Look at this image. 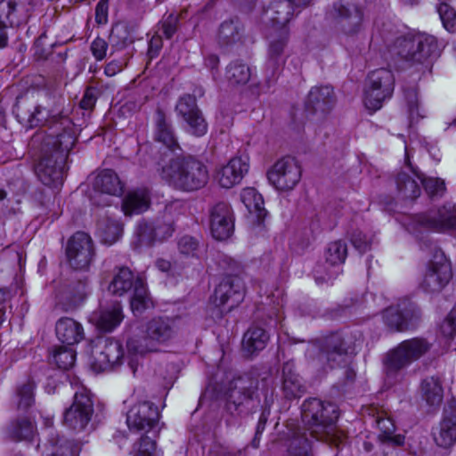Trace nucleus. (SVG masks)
Wrapping results in <instances>:
<instances>
[{
    "label": "nucleus",
    "instance_id": "obj_1",
    "mask_svg": "<svg viewBox=\"0 0 456 456\" xmlns=\"http://www.w3.org/2000/svg\"><path fill=\"white\" fill-rule=\"evenodd\" d=\"M311 0H282L272 3L265 11V16L272 22L273 32L268 40L266 65L274 73L284 63V48L288 40L286 24L290 20L297 7L307 5Z\"/></svg>",
    "mask_w": 456,
    "mask_h": 456
},
{
    "label": "nucleus",
    "instance_id": "obj_2",
    "mask_svg": "<svg viewBox=\"0 0 456 456\" xmlns=\"http://www.w3.org/2000/svg\"><path fill=\"white\" fill-rule=\"evenodd\" d=\"M441 51L437 39L429 34L413 31L396 37L388 47L391 55H397L403 60L408 68L421 70L428 69Z\"/></svg>",
    "mask_w": 456,
    "mask_h": 456
},
{
    "label": "nucleus",
    "instance_id": "obj_3",
    "mask_svg": "<svg viewBox=\"0 0 456 456\" xmlns=\"http://www.w3.org/2000/svg\"><path fill=\"white\" fill-rule=\"evenodd\" d=\"M338 419V408L331 403L317 398L305 400L302 404V419L310 437L338 445L345 435L336 426Z\"/></svg>",
    "mask_w": 456,
    "mask_h": 456
},
{
    "label": "nucleus",
    "instance_id": "obj_4",
    "mask_svg": "<svg viewBox=\"0 0 456 456\" xmlns=\"http://www.w3.org/2000/svg\"><path fill=\"white\" fill-rule=\"evenodd\" d=\"M160 176L175 189L191 191L205 186L208 171L202 162L191 157H176L162 166Z\"/></svg>",
    "mask_w": 456,
    "mask_h": 456
},
{
    "label": "nucleus",
    "instance_id": "obj_5",
    "mask_svg": "<svg viewBox=\"0 0 456 456\" xmlns=\"http://www.w3.org/2000/svg\"><path fill=\"white\" fill-rule=\"evenodd\" d=\"M175 334L174 322L168 317L155 316L142 326L141 336L127 342L128 353L143 356L156 353L167 345Z\"/></svg>",
    "mask_w": 456,
    "mask_h": 456
},
{
    "label": "nucleus",
    "instance_id": "obj_6",
    "mask_svg": "<svg viewBox=\"0 0 456 456\" xmlns=\"http://www.w3.org/2000/svg\"><path fill=\"white\" fill-rule=\"evenodd\" d=\"M51 136L55 137L54 153L40 159L36 174L43 184L59 190L63 183L65 157L75 144V139L66 131L56 134L53 132Z\"/></svg>",
    "mask_w": 456,
    "mask_h": 456
},
{
    "label": "nucleus",
    "instance_id": "obj_7",
    "mask_svg": "<svg viewBox=\"0 0 456 456\" xmlns=\"http://www.w3.org/2000/svg\"><path fill=\"white\" fill-rule=\"evenodd\" d=\"M433 344L424 338H413L399 343L388 351L384 360V370L387 378L395 377L400 370L428 354Z\"/></svg>",
    "mask_w": 456,
    "mask_h": 456
},
{
    "label": "nucleus",
    "instance_id": "obj_8",
    "mask_svg": "<svg viewBox=\"0 0 456 456\" xmlns=\"http://www.w3.org/2000/svg\"><path fill=\"white\" fill-rule=\"evenodd\" d=\"M174 232V221L170 216H164L153 221L142 219L135 225L132 245L134 248L153 246L168 240Z\"/></svg>",
    "mask_w": 456,
    "mask_h": 456
},
{
    "label": "nucleus",
    "instance_id": "obj_9",
    "mask_svg": "<svg viewBox=\"0 0 456 456\" xmlns=\"http://www.w3.org/2000/svg\"><path fill=\"white\" fill-rule=\"evenodd\" d=\"M394 85L395 77L391 70L379 69L370 72L364 91L365 107L372 111L379 110L383 102L392 96Z\"/></svg>",
    "mask_w": 456,
    "mask_h": 456
},
{
    "label": "nucleus",
    "instance_id": "obj_10",
    "mask_svg": "<svg viewBox=\"0 0 456 456\" xmlns=\"http://www.w3.org/2000/svg\"><path fill=\"white\" fill-rule=\"evenodd\" d=\"M354 352V349L346 346L338 333L330 334L315 341L307 349L310 356L316 355L321 362L326 361L331 368L345 363L346 356Z\"/></svg>",
    "mask_w": 456,
    "mask_h": 456
},
{
    "label": "nucleus",
    "instance_id": "obj_11",
    "mask_svg": "<svg viewBox=\"0 0 456 456\" xmlns=\"http://www.w3.org/2000/svg\"><path fill=\"white\" fill-rule=\"evenodd\" d=\"M245 288L241 279L233 274L222 278L210 297V302L221 314L231 312L244 299Z\"/></svg>",
    "mask_w": 456,
    "mask_h": 456
},
{
    "label": "nucleus",
    "instance_id": "obj_12",
    "mask_svg": "<svg viewBox=\"0 0 456 456\" xmlns=\"http://www.w3.org/2000/svg\"><path fill=\"white\" fill-rule=\"evenodd\" d=\"M124 356L122 345L111 338H98L92 348V369L96 372L111 370L121 364Z\"/></svg>",
    "mask_w": 456,
    "mask_h": 456
},
{
    "label": "nucleus",
    "instance_id": "obj_13",
    "mask_svg": "<svg viewBox=\"0 0 456 456\" xmlns=\"http://www.w3.org/2000/svg\"><path fill=\"white\" fill-rule=\"evenodd\" d=\"M267 178L278 191L292 190L301 178V168L292 157L277 160L269 169Z\"/></svg>",
    "mask_w": 456,
    "mask_h": 456
},
{
    "label": "nucleus",
    "instance_id": "obj_14",
    "mask_svg": "<svg viewBox=\"0 0 456 456\" xmlns=\"http://www.w3.org/2000/svg\"><path fill=\"white\" fill-rule=\"evenodd\" d=\"M30 0H2L0 2V48L8 42L7 25L19 26L26 21L31 12Z\"/></svg>",
    "mask_w": 456,
    "mask_h": 456
},
{
    "label": "nucleus",
    "instance_id": "obj_15",
    "mask_svg": "<svg viewBox=\"0 0 456 456\" xmlns=\"http://www.w3.org/2000/svg\"><path fill=\"white\" fill-rule=\"evenodd\" d=\"M94 413L93 401L88 390L82 387L74 395L72 405L64 413L65 424L77 431L84 430Z\"/></svg>",
    "mask_w": 456,
    "mask_h": 456
},
{
    "label": "nucleus",
    "instance_id": "obj_16",
    "mask_svg": "<svg viewBox=\"0 0 456 456\" xmlns=\"http://www.w3.org/2000/svg\"><path fill=\"white\" fill-rule=\"evenodd\" d=\"M66 255L72 268L76 270L87 269L94 256L91 237L83 232L75 233L68 241Z\"/></svg>",
    "mask_w": 456,
    "mask_h": 456
},
{
    "label": "nucleus",
    "instance_id": "obj_17",
    "mask_svg": "<svg viewBox=\"0 0 456 456\" xmlns=\"http://www.w3.org/2000/svg\"><path fill=\"white\" fill-rule=\"evenodd\" d=\"M176 111L183 118L187 133L197 137L207 134L208 123L198 108L194 96L191 94L182 96L176 104Z\"/></svg>",
    "mask_w": 456,
    "mask_h": 456
},
{
    "label": "nucleus",
    "instance_id": "obj_18",
    "mask_svg": "<svg viewBox=\"0 0 456 456\" xmlns=\"http://www.w3.org/2000/svg\"><path fill=\"white\" fill-rule=\"evenodd\" d=\"M438 232L456 231V204L440 208L435 215H419L414 217V226Z\"/></svg>",
    "mask_w": 456,
    "mask_h": 456
},
{
    "label": "nucleus",
    "instance_id": "obj_19",
    "mask_svg": "<svg viewBox=\"0 0 456 456\" xmlns=\"http://www.w3.org/2000/svg\"><path fill=\"white\" fill-rule=\"evenodd\" d=\"M452 278L449 261L442 252H436L429 263L422 286L427 291L434 292L444 288Z\"/></svg>",
    "mask_w": 456,
    "mask_h": 456
},
{
    "label": "nucleus",
    "instance_id": "obj_20",
    "mask_svg": "<svg viewBox=\"0 0 456 456\" xmlns=\"http://www.w3.org/2000/svg\"><path fill=\"white\" fill-rule=\"evenodd\" d=\"M249 169L248 155H238L231 158L216 174V179L223 188H232L240 183Z\"/></svg>",
    "mask_w": 456,
    "mask_h": 456
},
{
    "label": "nucleus",
    "instance_id": "obj_21",
    "mask_svg": "<svg viewBox=\"0 0 456 456\" xmlns=\"http://www.w3.org/2000/svg\"><path fill=\"white\" fill-rule=\"evenodd\" d=\"M158 408L151 402H141L127 412L126 423L130 430L149 431L159 421Z\"/></svg>",
    "mask_w": 456,
    "mask_h": 456
},
{
    "label": "nucleus",
    "instance_id": "obj_22",
    "mask_svg": "<svg viewBox=\"0 0 456 456\" xmlns=\"http://www.w3.org/2000/svg\"><path fill=\"white\" fill-rule=\"evenodd\" d=\"M209 225L212 236L217 240H224L232 234L233 216L227 203L219 202L213 206L209 214Z\"/></svg>",
    "mask_w": 456,
    "mask_h": 456
},
{
    "label": "nucleus",
    "instance_id": "obj_23",
    "mask_svg": "<svg viewBox=\"0 0 456 456\" xmlns=\"http://www.w3.org/2000/svg\"><path fill=\"white\" fill-rule=\"evenodd\" d=\"M456 399L449 403V409L444 412V417L438 426L433 430V438L436 445L450 448L456 443Z\"/></svg>",
    "mask_w": 456,
    "mask_h": 456
},
{
    "label": "nucleus",
    "instance_id": "obj_24",
    "mask_svg": "<svg viewBox=\"0 0 456 456\" xmlns=\"http://www.w3.org/2000/svg\"><path fill=\"white\" fill-rule=\"evenodd\" d=\"M333 103V89L330 86H315L308 94L306 109L314 114L327 113Z\"/></svg>",
    "mask_w": 456,
    "mask_h": 456
},
{
    "label": "nucleus",
    "instance_id": "obj_25",
    "mask_svg": "<svg viewBox=\"0 0 456 456\" xmlns=\"http://www.w3.org/2000/svg\"><path fill=\"white\" fill-rule=\"evenodd\" d=\"M151 204L150 191L146 187L129 191L122 202V210L126 216L139 215L145 212Z\"/></svg>",
    "mask_w": 456,
    "mask_h": 456
},
{
    "label": "nucleus",
    "instance_id": "obj_26",
    "mask_svg": "<svg viewBox=\"0 0 456 456\" xmlns=\"http://www.w3.org/2000/svg\"><path fill=\"white\" fill-rule=\"evenodd\" d=\"M130 307L133 314L151 311L155 307V302L149 292L147 283L141 275L136 276L134 289L130 298Z\"/></svg>",
    "mask_w": 456,
    "mask_h": 456
},
{
    "label": "nucleus",
    "instance_id": "obj_27",
    "mask_svg": "<svg viewBox=\"0 0 456 456\" xmlns=\"http://www.w3.org/2000/svg\"><path fill=\"white\" fill-rule=\"evenodd\" d=\"M282 391L287 398L301 397L305 393L302 378L296 372L292 362H286L282 367Z\"/></svg>",
    "mask_w": 456,
    "mask_h": 456
},
{
    "label": "nucleus",
    "instance_id": "obj_28",
    "mask_svg": "<svg viewBox=\"0 0 456 456\" xmlns=\"http://www.w3.org/2000/svg\"><path fill=\"white\" fill-rule=\"evenodd\" d=\"M94 189L101 193L120 196L124 191V183L111 169L101 171L94 179Z\"/></svg>",
    "mask_w": 456,
    "mask_h": 456
},
{
    "label": "nucleus",
    "instance_id": "obj_29",
    "mask_svg": "<svg viewBox=\"0 0 456 456\" xmlns=\"http://www.w3.org/2000/svg\"><path fill=\"white\" fill-rule=\"evenodd\" d=\"M334 11L346 34L353 35L360 29L362 13L356 5L348 4L345 6L338 4L334 5Z\"/></svg>",
    "mask_w": 456,
    "mask_h": 456
},
{
    "label": "nucleus",
    "instance_id": "obj_30",
    "mask_svg": "<svg viewBox=\"0 0 456 456\" xmlns=\"http://www.w3.org/2000/svg\"><path fill=\"white\" fill-rule=\"evenodd\" d=\"M154 139L173 152L175 150H181L171 124L167 120L165 114L159 110L155 116Z\"/></svg>",
    "mask_w": 456,
    "mask_h": 456
},
{
    "label": "nucleus",
    "instance_id": "obj_31",
    "mask_svg": "<svg viewBox=\"0 0 456 456\" xmlns=\"http://www.w3.org/2000/svg\"><path fill=\"white\" fill-rule=\"evenodd\" d=\"M36 433V425L28 416L14 419L6 428L7 437L15 442L29 441Z\"/></svg>",
    "mask_w": 456,
    "mask_h": 456
},
{
    "label": "nucleus",
    "instance_id": "obj_32",
    "mask_svg": "<svg viewBox=\"0 0 456 456\" xmlns=\"http://www.w3.org/2000/svg\"><path fill=\"white\" fill-rule=\"evenodd\" d=\"M55 330L58 338L68 345L77 344L84 338L81 324L70 317L61 318L56 323Z\"/></svg>",
    "mask_w": 456,
    "mask_h": 456
},
{
    "label": "nucleus",
    "instance_id": "obj_33",
    "mask_svg": "<svg viewBox=\"0 0 456 456\" xmlns=\"http://www.w3.org/2000/svg\"><path fill=\"white\" fill-rule=\"evenodd\" d=\"M136 277L134 273L126 266L118 267L115 270L113 278L109 284L108 289L114 295L123 296L134 289Z\"/></svg>",
    "mask_w": 456,
    "mask_h": 456
},
{
    "label": "nucleus",
    "instance_id": "obj_34",
    "mask_svg": "<svg viewBox=\"0 0 456 456\" xmlns=\"http://www.w3.org/2000/svg\"><path fill=\"white\" fill-rule=\"evenodd\" d=\"M420 394L426 403L434 408H437L443 402L444 389L442 382L438 378L428 377L420 384Z\"/></svg>",
    "mask_w": 456,
    "mask_h": 456
},
{
    "label": "nucleus",
    "instance_id": "obj_35",
    "mask_svg": "<svg viewBox=\"0 0 456 456\" xmlns=\"http://www.w3.org/2000/svg\"><path fill=\"white\" fill-rule=\"evenodd\" d=\"M240 200L249 214L255 215L258 220L264 218L265 216L264 199L255 188H244L240 192Z\"/></svg>",
    "mask_w": 456,
    "mask_h": 456
},
{
    "label": "nucleus",
    "instance_id": "obj_36",
    "mask_svg": "<svg viewBox=\"0 0 456 456\" xmlns=\"http://www.w3.org/2000/svg\"><path fill=\"white\" fill-rule=\"evenodd\" d=\"M28 122L31 127L49 125L53 128V126H63L69 124V120L61 115H50L49 111L45 108L37 106L29 115Z\"/></svg>",
    "mask_w": 456,
    "mask_h": 456
},
{
    "label": "nucleus",
    "instance_id": "obj_37",
    "mask_svg": "<svg viewBox=\"0 0 456 456\" xmlns=\"http://www.w3.org/2000/svg\"><path fill=\"white\" fill-rule=\"evenodd\" d=\"M268 340L266 332L259 327L252 326L243 336L242 347L248 354L265 348Z\"/></svg>",
    "mask_w": 456,
    "mask_h": 456
},
{
    "label": "nucleus",
    "instance_id": "obj_38",
    "mask_svg": "<svg viewBox=\"0 0 456 456\" xmlns=\"http://www.w3.org/2000/svg\"><path fill=\"white\" fill-rule=\"evenodd\" d=\"M35 385L31 381H26L19 385L12 398L13 406L20 411H27L35 403Z\"/></svg>",
    "mask_w": 456,
    "mask_h": 456
},
{
    "label": "nucleus",
    "instance_id": "obj_39",
    "mask_svg": "<svg viewBox=\"0 0 456 456\" xmlns=\"http://www.w3.org/2000/svg\"><path fill=\"white\" fill-rule=\"evenodd\" d=\"M123 227L118 220L109 218L98 224L97 234L101 240L107 245L115 243L122 235Z\"/></svg>",
    "mask_w": 456,
    "mask_h": 456
},
{
    "label": "nucleus",
    "instance_id": "obj_40",
    "mask_svg": "<svg viewBox=\"0 0 456 456\" xmlns=\"http://www.w3.org/2000/svg\"><path fill=\"white\" fill-rule=\"evenodd\" d=\"M87 295V287L85 283H79L75 290L66 292L58 302V308L69 312L75 310L81 305Z\"/></svg>",
    "mask_w": 456,
    "mask_h": 456
},
{
    "label": "nucleus",
    "instance_id": "obj_41",
    "mask_svg": "<svg viewBox=\"0 0 456 456\" xmlns=\"http://www.w3.org/2000/svg\"><path fill=\"white\" fill-rule=\"evenodd\" d=\"M254 390L242 385L232 388L228 396L227 409L231 412L240 411V407L248 403L254 395Z\"/></svg>",
    "mask_w": 456,
    "mask_h": 456
},
{
    "label": "nucleus",
    "instance_id": "obj_42",
    "mask_svg": "<svg viewBox=\"0 0 456 456\" xmlns=\"http://www.w3.org/2000/svg\"><path fill=\"white\" fill-rule=\"evenodd\" d=\"M385 322L391 330L403 332L415 330L419 319L417 315H386Z\"/></svg>",
    "mask_w": 456,
    "mask_h": 456
},
{
    "label": "nucleus",
    "instance_id": "obj_43",
    "mask_svg": "<svg viewBox=\"0 0 456 456\" xmlns=\"http://www.w3.org/2000/svg\"><path fill=\"white\" fill-rule=\"evenodd\" d=\"M288 447V456H312L309 452L310 439L299 429L293 432Z\"/></svg>",
    "mask_w": 456,
    "mask_h": 456
},
{
    "label": "nucleus",
    "instance_id": "obj_44",
    "mask_svg": "<svg viewBox=\"0 0 456 456\" xmlns=\"http://www.w3.org/2000/svg\"><path fill=\"white\" fill-rule=\"evenodd\" d=\"M376 423L381 431L379 438L383 442L392 443L395 445H402L404 443L403 436L394 435L395 428L390 418L378 416Z\"/></svg>",
    "mask_w": 456,
    "mask_h": 456
},
{
    "label": "nucleus",
    "instance_id": "obj_45",
    "mask_svg": "<svg viewBox=\"0 0 456 456\" xmlns=\"http://www.w3.org/2000/svg\"><path fill=\"white\" fill-rule=\"evenodd\" d=\"M226 77L232 85H244L249 80L251 70L246 64L235 61L228 66Z\"/></svg>",
    "mask_w": 456,
    "mask_h": 456
},
{
    "label": "nucleus",
    "instance_id": "obj_46",
    "mask_svg": "<svg viewBox=\"0 0 456 456\" xmlns=\"http://www.w3.org/2000/svg\"><path fill=\"white\" fill-rule=\"evenodd\" d=\"M403 95L409 118V126H411L414 122H417L419 118L423 117L420 113L418 93L415 87H411L408 90H404Z\"/></svg>",
    "mask_w": 456,
    "mask_h": 456
},
{
    "label": "nucleus",
    "instance_id": "obj_47",
    "mask_svg": "<svg viewBox=\"0 0 456 456\" xmlns=\"http://www.w3.org/2000/svg\"><path fill=\"white\" fill-rule=\"evenodd\" d=\"M81 447L77 443L66 439H58L53 444L47 456H78Z\"/></svg>",
    "mask_w": 456,
    "mask_h": 456
},
{
    "label": "nucleus",
    "instance_id": "obj_48",
    "mask_svg": "<svg viewBox=\"0 0 456 456\" xmlns=\"http://www.w3.org/2000/svg\"><path fill=\"white\" fill-rule=\"evenodd\" d=\"M347 256V248L342 240H336L328 246L326 250V261L331 265L343 264Z\"/></svg>",
    "mask_w": 456,
    "mask_h": 456
},
{
    "label": "nucleus",
    "instance_id": "obj_49",
    "mask_svg": "<svg viewBox=\"0 0 456 456\" xmlns=\"http://www.w3.org/2000/svg\"><path fill=\"white\" fill-rule=\"evenodd\" d=\"M123 315H91L92 322L102 332H111L122 322Z\"/></svg>",
    "mask_w": 456,
    "mask_h": 456
},
{
    "label": "nucleus",
    "instance_id": "obj_50",
    "mask_svg": "<svg viewBox=\"0 0 456 456\" xmlns=\"http://www.w3.org/2000/svg\"><path fill=\"white\" fill-rule=\"evenodd\" d=\"M155 266L160 272L166 273L167 282L175 284L177 282L178 278L182 276L183 268L176 264H171L169 261L159 258L155 262Z\"/></svg>",
    "mask_w": 456,
    "mask_h": 456
},
{
    "label": "nucleus",
    "instance_id": "obj_51",
    "mask_svg": "<svg viewBox=\"0 0 456 456\" xmlns=\"http://www.w3.org/2000/svg\"><path fill=\"white\" fill-rule=\"evenodd\" d=\"M53 361L58 368L69 370L75 364L76 352L70 347H60L53 354Z\"/></svg>",
    "mask_w": 456,
    "mask_h": 456
},
{
    "label": "nucleus",
    "instance_id": "obj_52",
    "mask_svg": "<svg viewBox=\"0 0 456 456\" xmlns=\"http://www.w3.org/2000/svg\"><path fill=\"white\" fill-rule=\"evenodd\" d=\"M437 12L444 28L449 32L456 30V12L446 3L441 2L437 6Z\"/></svg>",
    "mask_w": 456,
    "mask_h": 456
},
{
    "label": "nucleus",
    "instance_id": "obj_53",
    "mask_svg": "<svg viewBox=\"0 0 456 456\" xmlns=\"http://www.w3.org/2000/svg\"><path fill=\"white\" fill-rule=\"evenodd\" d=\"M421 181L425 191L430 197L442 196L445 191L444 182L440 178L428 177L423 178L418 175Z\"/></svg>",
    "mask_w": 456,
    "mask_h": 456
},
{
    "label": "nucleus",
    "instance_id": "obj_54",
    "mask_svg": "<svg viewBox=\"0 0 456 456\" xmlns=\"http://www.w3.org/2000/svg\"><path fill=\"white\" fill-rule=\"evenodd\" d=\"M417 310L416 304L405 297L398 299L396 305H391L383 314H415Z\"/></svg>",
    "mask_w": 456,
    "mask_h": 456
},
{
    "label": "nucleus",
    "instance_id": "obj_55",
    "mask_svg": "<svg viewBox=\"0 0 456 456\" xmlns=\"http://www.w3.org/2000/svg\"><path fill=\"white\" fill-rule=\"evenodd\" d=\"M134 456H157L155 441L148 436L142 437L134 447Z\"/></svg>",
    "mask_w": 456,
    "mask_h": 456
},
{
    "label": "nucleus",
    "instance_id": "obj_56",
    "mask_svg": "<svg viewBox=\"0 0 456 456\" xmlns=\"http://www.w3.org/2000/svg\"><path fill=\"white\" fill-rule=\"evenodd\" d=\"M219 35L220 37L227 44L235 42L239 37L238 23L233 20L224 21L220 26Z\"/></svg>",
    "mask_w": 456,
    "mask_h": 456
},
{
    "label": "nucleus",
    "instance_id": "obj_57",
    "mask_svg": "<svg viewBox=\"0 0 456 456\" xmlns=\"http://www.w3.org/2000/svg\"><path fill=\"white\" fill-rule=\"evenodd\" d=\"M398 190L404 194L405 197L415 199L419 197L420 193V188L417 181L406 176L402 184V179L397 180Z\"/></svg>",
    "mask_w": 456,
    "mask_h": 456
},
{
    "label": "nucleus",
    "instance_id": "obj_58",
    "mask_svg": "<svg viewBox=\"0 0 456 456\" xmlns=\"http://www.w3.org/2000/svg\"><path fill=\"white\" fill-rule=\"evenodd\" d=\"M351 242L360 253H364L370 248L372 236L356 232L351 236Z\"/></svg>",
    "mask_w": 456,
    "mask_h": 456
},
{
    "label": "nucleus",
    "instance_id": "obj_59",
    "mask_svg": "<svg viewBox=\"0 0 456 456\" xmlns=\"http://www.w3.org/2000/svg\"><path fill=\"white\" fill-rule=\"evenodd\" d=\"M179 251L183 255L194 256L198 248V242L190 236H183L178 242Z\"/></svg>",
    "mask_w": 456,
    "mask_h": 456
},
{
    "label": "nucleus",
    "instance_id": "obj_60",
    "mask_svg": "<svg viewBox=\"0 0 456 456\" xmlns=\"http://www.w3.org/2000/svg\"><path fill=\"white\" fill-rule=\"evenodd\" d=\"M440 330L445 337H453L456 334V315H445L440 323Z\"/></svg>",
    "mask_w": 456,
    "mask_h": 456
},
{
    "label": "nucleus",
    "instance_id": "obj_61",
    "mask_svg": "<svg viewBox=\"0 0 456 456\" xmlns=\"http://www.w3.org/2000/svg\"><path fill=\"white\" fill-rule=\"evenodd\" d=\"M107 50L108 44L102 38L97 37L91 44L92 53L97 61H102L105 58Z\"/></svg>",
    "mask_w": 456,
    "mask_h": 456
},
{
    "label": "nucleus",
    "instance_id": "obj_62",
    "mask_svg": "<svg viewBox=\"0 0 456 456\" xmlns=\"http://www.w3.org/2000/svg\"><path fill=\"white\" fill-rule=\"evenodd\" d=\"M178 19L174 14H169L161 23L162 32L167 38H171L176 31Z\"/></svg>",
    "mask_w": 456,
    "mask_h": 456
},
{
    "label": "nucleus",
    "instance_id": "obj_63",
    "mask_svg": "<svg viewBox=\"0 0 456 456\" xmlns=\"http://www.w3.org/2000/svg\"><path fill=\"white\" fill-rule=\"evenodd\" d=\"M365 301V297H362L361 298H346L340 305L339 310L342 312L362 311L363 310Z\"/></svg>",
    "mask_w": 456,
    "mask_h": 456
},
{
    "label": "nucleus",
    "instance_id": "obj_64",
    "mask_svg": "<svg viewBox=\"0 0 456 456\" xmlns=\"http://www.w3.org/2000/svg\"><path fill=\"white\" fill-rule=\"evenodd\" d=\"M95 20L98 24H105L108 21V2L100 0L95 8Z\"/></svg>",
    "mask_w": 456,
    "mask_h": 456
}]
</instances>
